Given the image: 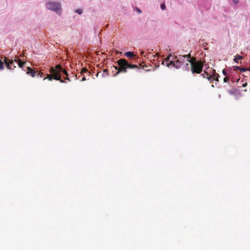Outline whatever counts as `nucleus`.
Returning <instances> with one entry per match:
<instances>
[{
	"label": "nucleus",
	"mask_w": 250,
	"mask_h": 250,
	"mask_svg": "<svg viewBox=\"0 0 250 250\" xmlns=\"http://www.w3.org/2000/svg\"><path fill=\"white\" fill-rule=\"evenodd\" d=\"M159 67V64L156 66V67Z\"/></svg>",
	"instance_id": "obj_36"
},
{
	"label": "nucleus",
	"mask_w": 250,
	"mask_h": 250,
	"mask_svg": "<svg viewBox=\"0 0 250 250\" xmlns=\"http://www.w3.org/2000/svg\"><path fill=\"white\" fill-rule=\"evenodd\" d=\"M174 60H171L169 62H167L166 66L168 67H169L170 66H172L173 67Z\"/></svg>",
	"instance_id": "obj_16"
},
{
	"label": "nucleus",
	"mask_w": 250,
	"mask_h": 250,
	"mask_svg": "<svg viewBox=\"0 0 250 250\" xmlns=\"http://www.w3.org/2000/svg\"><path fill=\"white\" fill-rule=\"evenodd\" d=\"M140 67H142L143 68H144V67H147V66L146 65H145V66H143L142 64H140Z\"/></svg>",
	"instance_id": "obj_31"
},
{
	"label": "nucleus",
	"mask_w": 250,
	"mask_h": 250,
	"mask_svg": "<svg viewBox=\"0 0 250 250\" xmlns=\"http://www.w3.org/2000/svg\"><path fill=\"white\" fill-rule=\"evenodd\" d=\"M140 54H141L142 56H144V51H143V50H141V52H140Z\"/></svg>",
	"instance_id": "obj_29"
},
{
	"label": "nucleus",
	"mask_w": 250,
	"mask_h": 250,
	"mask_svg": "<svg viewBox=\"0 0 250 250\" xmlns=\"http://www.w3.org/2000/svg\"><path fill=\"white\" fill-rule=\"evenodd\" d=\"M240 79H238V80H237V81H236L237 83H238Z\"/></svg>",
	"instance_id": "obj_37"
},
{
	"label": "nucleus",
	"mask_w": 250,
	"mask_h": 250,
	"mask_svg": "<svg viewBox=\"0 0 250 250\" xmlns=\"http://www.w3.org/2000/svg\"><path fill=\"white\" fill-rule=\"evenodd\" d=\"M14 61L15 62H18V65L20 68H23L24 64L25 63V62H22L21 60L19 59L18 56H16V58L14 60Z\"/></svg>",
	"instance_id": "obj_9"
},
{
	"label": "nucleus",
	"mask_w": 250,
	"mask_h": 250,
	"mask_svg": "<svg viewBox=\"0 0 250 250\" xmlns=\"http://www.w3.org/2000/svg\"><path fill=\"white\" fill-rule=\"evenodd\" d=\"M190 57H191V55H190V54H189L188 55H185L184 56L179 55L178 57L175 56L174 57V59H181V62H183V63H184L185 60L187 62V59H190Z\"/></svg>",
	"instance_id": "obj_6"
},
{
	"label": "nucleus",
	"mask_w": 250,
	"mask_h": 250,
	"mask_svg": "<svg viewBox=\"0 0 250 250\" xmlns=\"http://www.w3.org/2000/svg\"><path fill=\"white\" fill-rule=\"evenodd\" d=\"M118 66H115V68L118 70L117 72L113 75V77H116L120 72L126 73L127 68L134 69L138 68V66L136 64H132L129 63L125 59H120L117 61Z\"/></svg>",
	"instance_id": "obj_2"
},
{
	"label": "nucleus",
	"mask_w": 250,
	"mask_h": 250,
	"mask_svg": "<svg viewBox=\"0 0 250 250\" xmlns=\"http://www.w3.org/2000/svg\"><path fill=\"white\" fill-rule=\"evenodd\" d=\"M137 10H138V12L139 13H141V10H140V9H139V8H138V9H137Z\"/></svg>",
	"instance_id": "obj_32"
},
{
	"label": "nucleus",
	"mask_w": 250,
	"mask_h": 250,
	"mask_svg": "<svg viewBox=\"0 0 250 250\" xmlns=\"http://www.w3.org/2000/svg\"><path fill=\"white\" fill-rule=\"evenodd\" d=\"M247 70H248V69L247 68H245V67L241 68V67L240 71L242 72H244L247 71Z\"/></svg>",
	"instance_id": "obj_23"
},
{
	"label": "nucleus",
	"mask_w": 250,
	"mask_h": 250,
	"mask_svg": "<svg viewBox=\"0 0 250 250\" xmlns=\"http://www.w3.org/2000/svg\"><path fill=\"white\" fill-rule=\"evenodd\" d=\"M207 74V77L206 78L209 81H212L214 80H216V81H218V77H219V75L217 74H215V76H217V78H214L212 76H210L208 74V73H206Z\"/></svg>",
	"instance_id": "obj_11"
},
{
	"label": "nucleus",
	"mask_w": 250,
	"mask_h": 250,
	"mask_svg": "<svg viewBox=\"0 0 250 250\" xmlns=\"http://www.w3.org/2000/svg\"><path fill=\"white\" fill-rule=\"evenodd\" d=\"M4 63L5 64L6 67L7 69L9 70H14V68H16V66L14 63V61L12 59H9L7 57H4L3 59V62H2L0 59V70H3L4 67Z\"/></svg>",
	"instance_id": "obj_5"
},
{
	"label": "nucleus",
	"mask_w": 250,
	"mask_h": 250,
	"mask_svg": "<svg viewBox=\"0 0 250 250\" xmlns=\"http://www.w3.org/2000/svg\"><path fill=\"white\" fill-rule=\"evenodd\" d=\"M160 7L161 8V9L162 10H165L166 8V5L165 3H162L161 5H160Z\"/></svg>",
	"instance_id": "obj_21"
},
{
	"label": "nucleus",
	"mask_w": 250,
	"mask_h": 250,
	"mask_svg": "<svg viewBox=\"0 0 250 250\" xmlns=\"http://www.w3.org/2000/svg\"><path fill=\"white\" fill-rule=\"evenodd\" d=\"M86 80V79L85 77H83L82 78V79L81 80V81H82V82H83V81H85Z\"/></svg>",
	"instance_id": "obj_30"
},
{
	"label": "nucleus",
	"mask_w": 250,
	"mask_h": 250,
	"mask_svg": "<svg viewBox=\"0 0 250 250\" xmlns=\"http://www.w3.org/2000/svg\"><path fill=\"white\" fill-rule=\"evenodd\" d=\"M222 73L224 76H227V72L226 70L223 69L222 71Z\"/></svg>",
	"instance_id": "obj_25"
},
{
	"label": "nucleus",
	"mask_w": 250,
	"mask_h": 250,
	"mask_svg": "<svg viewBox=\"0 0 250 250\" xmlns=\"http://www.w3.org/2000/svg\"><path fill=\"white\" fill-rule=\"evenodd\" d=\"M229 2H231L230 4L233 5V7L234 9L237 8V5L239 3V0H228Z\"/></svg>",
	"instance_id": "obj_12"
},
{
	"label": "nucleus",
	"mask_w": 250,
	"mask_h": 250,
	"mask_svg": "<svg viewBox=\"0 0 250 250\" xmlns=\"http://www.w3.org/2000/svg\"><path fill=\"white\" fill-rule=\"evenodd\" d=\"M125 55L129 59H133V60H137L139 57L138 56H137L136 55H134V54L132 52H130V51H127V52H126L125 53Z\"/></svg>",
	"instance_id": "obj_8"
},
{
	"label": "nucleus",
	"mask_w": 250,
	"mask_h": 250,
	"mask_svg": "<svg viewBox=\"0 0 250 250\" xmlns=\"http://www.w3.org/2000/svg\"><path fill=\"white\" fill-rule=\"evenodd\" d=\"M223 81H224V82H225V83H228L229 79L227 77H225L224 78V80Z\"/></svg>",
	"instance_id": "obj_27"
},
{
	"label": "nucleus",
	"mask_w": 250,
	"mask_h": 250,
	"mask_svg": "<svg viewBox=\"0 0 250 250\" xmlns=\"http://www.w3.org/2000/svg\"><path fill=\"white\" fill-rule=\"evenodd\" d=\"M242 59H243V56H240V55H238V54H237V55L235 56V57H234V59H233V61H234L235 62H236L237 63H239L238 60H242Z\"/></svg>",
	"instance_id": "obj_13"
},
{
	"label": "nucleus",
	"mask_w": 250,
	"mask_h": 250,
	"mask_svg": "<svg viewBox=\"0 0 250 250\" xmlns=\"http://www.w3.org/2000/svg\"><path fill=\"white\" fill-rule=\"evenodd\" d=\"M206 73H208L207 72H206L205 70L204 71V73H203V74H201V76L204 78H206L207 77V74H206Z\"/></svg>",
	"instance_id": "obj_24"
},
{
	"label": "nucleus",
	"mask_w": 250,
	"mask_h": 250,
	"mask_svg": "<svg viewBox=\"0 0 250 250\" xmlns=\"http://www.w3.org/2000/svg\"><path fill=\"white\" fill-rule=\"evenodd\" d=\"M46 7L47 9L55 12L60 15L62 13L61 4L58 2L49 1L46 3Z\"/></svg>",
	"instance_id": "obj_4"
},
{
	"label": "nucleus",
	"mask_w": 250,
	"mask_h": 250,
	"mask_svg": "<svg viewBox=\"0 0 250 250\" xmlns=\"http://www.w3.org/2000/svg\"><path fill=\"white\" fill-rule=\"evenodd\" d=\"M248 71H250V66L247 68Z\"/></svg>",
	"instance_id": "obj_35"
},
{
	"label": "nucleus",
	"mask_w": 250,
	"mask_h": 250,
	"mask_svg": "<svg viewBox=\"0 0 250 250\" xmlns=\"http://www.w3.org/2000/svg\"><path fill=\"white\" fill-rule=\"evenodd\" d=\"M247 85V83H244L242 84V87H246Z\"/></svg>",
	"instance_id": "obj_28"
},
{
	"label": "nucleus",
	"mask_w": 250,
	"mask_h": 250,
	"mask_svg": "<svg viewBox=\"0 0 250 250\" xmlns=\"http://www.w3.org/2000/svg\"><path fill=\"white\" fill-rule=\"evenodd\" d=\"M85 73H89V72L86 68H85V67L83 68L82 69L81 73H82V74H83Z\"/></svg>",
	"instance_id": "obj_18"
},
{
	"label": "nucleus",
	"mask_w": 250,
	"mask_h": 250,
	"mask_svg": "<svg viewBox=\"0 0 250 250\" xmlns=\"http://www.w3.org/2000/svg\"><path fill=\"white\" fill-rule=\"evenodd\" d=\"M233 71H237V70H240L241 67L240 66H233Z\"/></svg>",
	"instance_id": "obj_20"
},
{
	"label": "nucleus",
	"mask_w": 250,
	"mask_h": 250,
	"mask_svg": "<svg viewBox=\"0 0 250 250\" xmlns=\"http://www.w3.org/2000/svg\"><path fill=\"white\" fill-rule=\"evenodd\" d=\"M175 60V61L174 60L173 67L178 69L183 64V62H181V59H176Z\"/></svg>",
	"instance_id": "obj_7"
},
{
	"label": "nucleus",
	"mask_w": 250,
	"mask_h": 250,
	"mask_svg": "<svg viewBox=\"0 0 250 250\" xmlns=\"http://www.w3.org/2000/svg\"><path fill=\"white\" fill-rule=\"evenodd\" d=\"M27 71L26 74L30 75L32 77H34L36 75V72L33 71L29 66L27 67Z\"/></svg>",
	"instance_id": "obj_10"
},
{
	"label": "nucleus",
	"mask_w": 250,
	"mask_h": 250,
	"mask_svg": "<svg viewBox=\"0 0 250 250\" xmlns=\"http://www.w3.org/2000/svg\"><path fill=\"white\" fill-rule=\"evenodd\" d=\"M108 75V71L106 70V69H104V71H103V72L102 73V77H104V76H107Z\"/></svg>",
	"instance_id": "obj_19"
},
{
	"label": "nucleus",
	"mask_w": 250,
	"mask_h": 250,
	"mask_svg": "<svg viewBox=\"0 0 250 250\" xmlns=\"http://www.w3.org/2000/svg\"><path fill=\"white\" fill-rule=\"evenodd\" d=\"M171 57H172V54L171 53L169 54V55H168L167 58L165 60H163L162 61V64L165 65V61H166L167 62H170V59Z\"/></svg>",
	"instance_id": "obj_14"
},
{
	"label": "nucleus",
	"mask_w": 250,
	"mask_h": 250,
	"mask_svg": "<svg viewBox=\"0 0 250 250\" xmlns=\"http://www.w3.org/2000/svg\"><path fill=\"white\" fill-rule=\"evenodd\" d=\"M156 55L157 56H160V54L159 53H157Z\"/></svg>",
	"instance_id": "obj_34"
},
{
	"label": "nucleus",
	"mask_w": 250,
	"mask_h": 250,
	"mask_svg": "<svg viewBox=\"0 0 250 250\" xmlns=\"http://www.w3.org/2000/svg\"><path fill=\"white\" fill-rule=\"evenodd\" d=\"M151 71L150 69L146 70V72H148V71Z\"/></svg>",
	"instance_id": "obj_33"
},
{
	"label": "nucleus",
	"mask_w": 250,
	"mask_h": 250,
	"mask_svg": "<svg viewBox=\"0 0 250 250\" xmlns=\"http://www.w3.org/2000/svg\"><path fill=\"white\" fill-rule=\"evenodd\" d=\"M83 10L82 9L79 8L75 10V12L79 15H81L83 13Z\"/></svg>",
	"instance_id": "obj_17"
},
{
	"label": "nucleus",
	"mask_w": 250,
	"mask_h": 250,
	"mask_svg": "<svg viewBox=\"0 0 250 250\" xmlns=\"http://www.w3.org/2000/svg\"><path fill=\"white\" fill-rule=\"evenodd\" d=\"M98 75H99V73H98L96 74V77H98Z\"/></svg>",
	"instance_id": "obj_38"
},
{
	"label": "nucleus",
	"mask_w": 250,
	"mask_h": 250,
	"mask_svg": "<svg viewBox=\"0 0 250 250\" xmlns=\"http://www.w3.org/2000/svg\"><path fill=\"white\" fill-rule=\"evenodd\" d=\"M50 74H47L46 77L44 78L43 80L47 79L49 81L54 79L59 81L62 83H65V81L62 79V75H65L63 77L64 79H66L70 81V79L67 77L68 74L67 72L60 65L58 64L55 67H51L50 69Z\"/></svg>",
	"instance_id": "obj_1"
},
{
	"label": "nucleus",
	"mask_w": 250,
	"mask_h": 250,
	"mask_svg": "<svg viewBox=\"0 0 250 250\" xmlns=\"http://www.w3.org/2000/svg\"><path fill=\"white\" fill-rule=\"evenodd\" d=\"M187 62H189L190 63L191 71L193 74H200L202 72L205 62L201 60H193L191 59H187Z\"/></svg>",
	"instance_id": "obj_3"
},
{
	"label": "nucleus",
	"mask_w": 250,
	"mask_h": 250,
	"mask_svg": "<svg viewBox=\"0 0 250 250\" xmlns=\"http://www.w3.org/2000/svg\"><path fill=\"white\" fill-rule=\"evenodd\" d=\"M190 67V64H189L188 63H186L184 66V69L185 70L189 71Z\"/></svg>",
	"instance_id": "obj_15"
},
{
	"label": "nucleus",
	"mask_w": 250,
	"mask_h": 250,
	"mask_svg": "<svg viewBox=\"0 0 250 250\" xmlns=\"http://www.w3.org/2000/svg\"><path fill=\"white\" fill-rule=\"evenodd\" d=\"M233 71V66L231 67H229L228 68H227V71H228L229 73H232Z\"/></svg>",
	"instance_id": "obj_22"
},
{
	"label": "nucleus",
	"mask_w": 250,
	"mask_h": 250,
	"mask_svg": "<svg viewBox=\"0 0 250 250\" xmlns=\"http://www.w3.org/2000/svg\"><path fill=\"white\" fill-rule=\"evenodd\" d=\"M38 76H40L41 77H43V73L39 72L38 74Z\"/></svg>",
	"instance_id": "obj_26"
}]
</instances>
